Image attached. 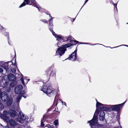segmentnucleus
<instances>
[{"mask_svg":"<svg viewBox=\"0 0 128 128\" xmlns=\"http://www.w3.org/2000/svg\"><path fill=\"white\" fill-rule=\"evenodd\" d=\"M8 82L7 80H2V82H0V85L2 87H4L6 86Z\"/></svg>","mask_w":128,"mask_h":128,"instance_id":"17","label":"nucleus"},{"mask_svg":"<svg viewBox=\"0 0 128 128\" xmlns=\"http://www.w3.org/2000/svg\"><path fill=\"white\" fill-rule=\"evenodd\" d=\"M24 79L25 80H26V83H27L28 82V81L29 80H30V79H25H25H24V78H22V77L21 78H20V80L22 82V84L24 85Z\"/></svg>","mask_w":128,"mask_h":128,"instance_id":"21","label":"nucleus"},{"mask_svg":"<svg viewBox=\"0 0 128 128\" xmlns=\"http://www.w3.org/2000/svg\"><path fill=\"white\" fill-rule=\"evenodd\" d=\"M88 0H86L85 1V2H84V5H83V6H82V7L81 8H82V7L84 5V4H85L86 2H87L88 1Z\"/></svg>","mask_w":128,"mask_h":128,"instance_id":"37","label":"nucleus"},{"mask_svg":"<svg viewBox=\"0 0 128 128\" xmlns=\"http://www.w3.org/2000/svg\"><path fill=\"white\" fill-rule=\"evenodd\" d=\"M41 90L44 93L49 96L50 95H55L58 92L54 89L52 88L51 86H49L47 87L45 86H43V89Z\"/></svg>","mask_w":128,"mask_h":128,"instance_id":"3","label":"nucleus"},{"mask_svg":"<svg viewBox=\"0 0 128 128\" xmlns=\"http://www.w3.org/2000/svg\"><path fill=\"white\" fill-rule=\"evenodd\" d=\"M6 34H8V32H6Z\"/></svg>","mask_w":128,"mask_h":128,"instance_id":"40","label":"nucleus"},{"mask_svg":"<svg viewBox=\"0 0 128 128\" xmlns=\"http://www.w3.org/2000/svg\"><path fill=\"white\" fill-rule=\"evenodd\" d=\"M105 113L103 111H102L100 112V114L99 115V119L100 120L102 121H104L105 118Z\"/></svg>","mask_w":128,"mask_h":128,"instance_id":"15","label":"nucleus"},{"mask_svg":"<svg viewBox=\"0 0 128 128\" xmlns=\"http://www.w3.org/2000/svg\"><path fill=\"white\" fill-rule=\"evenodd\" d=\"M72 44L70 43L67 44L63 45L61 47L58 48L56 52V55L61 56L64 54L65 51L66 50V48L71 46Z\"/></svg>","mask_w":128,"mask_h":128,"instance_id":"4","label":"nucleus"},{"mask_svg":"<svg viewBox=\"0 0 128 128\" xmlns=\"http://www.w3.org/2000/svg\"><path fill=\"white\" fill-rule=\"evenodd\" d=\"M72 58V54H71L70 56L67 59L69 60H71Z\"/></svg>","mask_w":128,"mask_h":128,"instance_id":"29","label":"nucleus"},{"mask_svg":"<svg viewBox=\"0 0 128 128\" xmlns=\"http://www.w3.org/2000/svg\"><path fill=\"white\" fill-rule=\"evenodd\" d=\"M126 102V101L120 104L111 105V106H110V107L111 108V110L113 111H116L117 112L118 111L122 109V106Z\"/></svg>","mask_w":128,"mask_h":128,"instance_id":"8","label":"nucleus"},{"mask_svg":"<svg viewBox=\"0 0 128 128\" xmlns=\"http://www.w3.org/2000/svg\"><path fill=\"white\" fill-rule=\"evenodd\" d=\"M110 106L111 105L102 104L99 102H97L96 104V107L97 108H99L102 110L108 111L111 110V108Z\"/></svg>","mask_w":128,"mask_h":128,"instance_id":"6","label":"nucleus"},{"mask_svg":"<svg viewBox=\"0 0 128 128\" xmlns=\"http://www.w3.org/2000/svg\"><path fill=\"white\" fill-rule=\"evenodd\" d=\"M17 68L16 65L15 64H12L10 66V72L14 73L15 72Z\"/></svg>","mask_w":128,"mask_h":128,"instance_id":"12","label":"nucleus"},{"mask_svg":"<svg viewBox=\"0 0 128 128\" xmlns=\"http://www.w3.org/2000/svg\"><path fill=\"white\" fill-rule=\"evenodd\" d=\"M48 116L46 115H44L43 117V119L41 120V126L42 127H44V122L45 120L47 118Z\"/></svg>","mask_w":128,"mask_h":128,"instance_id":"19","label":"nucleus"},{"mask_svg":"<svg viewBox=\"0 0 128 128\" xmlns=\"http://www.w3.org/2000/svg\"><path fill=\"white\" fill-rule=\"evenodd\" d=\"M25 2H26V4L32 5L38 8L39 11H40V8L38 6L36 2L34 0H24V2L20 5L19 7V8H21L25 6L26 4Z\"/></svg>","mask_w":128,"mask_h":128,"instance_id":"5","label":"nucleus"},{"mask_svg":"<svg viewBox=\"0 0 128 128\" xmlns=\"http://www.w3.org/2000/svg\"><path fill=\"white\" fill-rule=\"evenodd\" d=\"M50 76H56V71H53L50 73Z\"/></svg>","mask_w":128,"mask_h":128,"instance_id":"23","label":"nucleus"},{"mask_svg":"<svg viewBox=\"0 0 128 128\" xmlns=\"http://www.w3.org/2000/svg\"><path fill=\"white\" fill-rule=\"evenodd\" d=\"M127 24H128V23H127Z\"/></svg>","mask_w":128,"mask_h":128,"instance_id":"42","label":"nucleus"},{"mask_svg":"<svg viewBox=\"0 0 128 128\" xmlns=\"http://www.w3.org/2000/svg\"><path fill=\"white\" fill-rule=\"evenodd\" d=\"M8 78L9 80L13 81L16 80V77L12 74H10L8 76Z\"/></svg>","mask_w":128,"mask_h":128,"instance_id":"14","label":"nucleus"},{"mask_svg":"<svg viewBox=\"0 0 128 128\" xmlns=\"http://www.w3.org/2000/svg\"><path fill=\"white\" fill-rule=\"evenodd\" d=\"M20 117L16 118L15 119L16 121L18 122L22 123L24 121L28 120V117L26 115L24 114L21 111H20L19 112Z\"/></svg>","mask_w":128,"mask_h":128,"instance_id":"7","label":"nucleus"},{"mask_svg":"<svg viewBox=\"0 0 128 128\" xmlns=\"http://www.w3.org/2000/svg\"><path fill=\"white\" fill-rule=\"evenodd\" d=\"M75 19H72V22L74 21Z\"/></svg>","mask_w":128,"mask_h":128,"instance_id":"39","label":"nucleus"},{"mask_svg":"<svg viewBox=\"0 0 128 128\" xmlns=\"http://www.w3.org/2000/svg\"><path fill=\"white\" fill-rule=\"evenodd\" d=\"M0 97L3 101L6 102L8 100V96L7 93L5 92H3L1 94V92L0 90Z\"/></svg>","mask_w":128,"mask_h":128,"instance_id":"9","label":"nucleus"},{"mask_svg":"<svg viewBox=\"0 0 128 128\" xmlns=\"http://www.w3.org/2000/svg\"><path fill=\"white\" fill-rule=\"evenodd\" d=\"M2 125L0 124V128H1L2 127Z\"/></svg>","mask_w":128,"mask_h":128,"instance_id":"38","label":"nucleus"},{"mask_svg":"<svg viewBox=\"0 0 128 128\" xmlns=\"http://www.w3.org/2000/svg\"><path fill=\"white\" fill-rule=\"evenodd\" d=\"M98 108H99L100 109V108H96V112H95V114H98L99 113V111L98 110Z\"/></svg>","mask_w":128,"mask_h":128,"instance_id":"30","label":"nucleus"},{"mask_svg":"<svg viewBox=\"0 0 128 128\" xmlns=\"http://www.w3.org/2000/svg\"><path fill=\"white\" fill-rule=\"evenodd\" d=\"M3 71V69L2 68H0V72L2 73Z\"/></svg>","mask_w":128,"mask_h":128,"instance_id":"33","label":"nucleus"},{"mask_svg":"<svg viewBox=\"0 0 128 128\" xmlns=\"http://www.w3.org/2000/svg\"><path fill=\"white\" fill-rule=\"evenodd\" d=\"M126 46L128 47V45H125V44H123V45H120V46H116V47H113L112 48H116L118 47L119 46Z\"/></svg>","mask_w":128,"mask_h":128,"instance_id":"32","label":"nucleus"},{"mask_svg":"<svg viewBox=\"0 0 128 128\" xmlns=\"http://www.w3.org/2000/svg\"><path fill=\"white\" fill-rule=\"evenodd\" d=\"M41 21L42 22H43L44 23H46L47 21L44 20H41Z\"/></svg>","mask_w":128,"mask_h":128,"instance_id":"35","label":"nucleus"},{"mask_svg":"<svg viewBox=\"0 0 128 128\" xmlns=\"http://www.w3.org/2000/svg\"><path fill=\"white\" fill-rule=\"evenodd\" d=\"M9 112V115L12 117H14L18 115V113L14 110L12 109H10Z\"/></svg>","mask_w":128,"mask_h":128,"instance_id":"13","label":"nucleus"},{"mask_svg":"<svg viewBox=\"0 0 128 128\" xmlns=\"http://www.w3.org/2000/svg\"><path fill=\"white\" fill-rule=\"evenodd\" d=\"M61 102L62 103V104H64L66 106V103L65 102H63L62 101Z\"/></svg>","mask_w":128,"mask_h":128,"instance_id":"34","label":"nucleus"},{"mask_svg":"<svg viewBox=\"0 0 128 128\" xmlns=\"http://www.w3.org/2000/svg\"><path fill=\"white\" fill-rule=\"evenodd\" d=\"M13 128H16L17 126L18 125V124L16 123V121L12 119L10 120L8 123Z\"/></svg>","mask_w":128,"mask_h":128,"instance_id":"10","label":"nucleus"},{"mask_svg":"<svg viewBox=\"0 0 128 128\" xmlns=\"http://www.w3.org/2000/svg\"><path fill=\"white\" fill-rule=\"evenodd\" d=\"M12 99H10L7 102V104H8L9 105H10L12 104Z\"/></svg>","mask_w":128,"mask_h":128,"instance_id":"27","label":"nucleus"},{"mask_svg":"<svg viewBox=\"0 0 128 128\" xmlns=\"http://www.w3.org/2000/svg\"><path fill=\"white\" fill-rule=\"evenodd\" d=\"M50 30L52 32L53 35L54 36L58 42L56 44V45L58 47L59 46L58 45H60L61 43L64 41H66L68 42H71L72 41V38L70 36H69L68 37H62L60 35H57L53 32L52 28H49Z\"/></svg>","mask_w":128,"mask_h":128,"instance_id":"1","label":"nucleus"},{"mask_svg":"<svg viewBox=\"0 0 128 128\" xmlns=\"http://www.w3.org/2000/svg\"><path fill=\"white\" fill-rule=\"evenodd\" d=\"M49 16L50 17H51L50 19L49 20V26H52V27L53 25L52 24V20L54 18H52V17L51 16H50V15L49 14Z\"/></svg>","mask_w":128,"mask_h":128,"instance_id":"20","label":"nucleus"},{"mask_svg":"<svg viewBox=\"0 0 128 128\" xmlns=\"http://www.w3.org/2000/svg\"><path fill=\"white\" fill-rule=\"evenodd\" d=\"M3 128H9V127L8 126H2Z\"/></svg>","mask_w":128,"mask_h":128,"instance_id":"36","label":"nucleus"},{"mask_svg":"<svg viewBox=\"0 0 128 128\" xmlns=\"http://www.w3.org/2000/svg\"><path fill=\"white\" fill-rule=\"evenodd\" d=\"M54 124L56 126H57L58 125V120H55L54 122Z\"/></svg>","mask_w":128,"mask_h":128,"instance_id":"25","label":"nucleus"},{"mask_svg":"<svg viewBox=\"0 0 128 128\" xmlns=\"http://www.w3.org/2000/svg\"><path fill=\"white\" fill-rule=\"evenodd\" d=\"M0 117L2 118L4 120V121L8 123L10 120V118L8 116L4 115L2 114L0 116Z\"/></svg>","mask_w":128,"mask_h":128,"instance_id":"16","label":"nucleus"},{"mask_svg":"<svg viewBox=\"0 0 128 128\" xmlns=\"http://www.w3.org/2000/svg\"><path fill=\"white\" fill-rule=\"evenodd\" d=\"M0 66L3 67L6 71L9 69L8 66V65H4L3 66V65H2V66Z\"/></svg>","mask_w":128,"mask_h":128,"instance_id":"22","label":"nucleus"},{"mask_svg":"<svg viewBox=\"0 0 128 128\" xmlns=\"http://www.w3.org/2000/svg\"><path fill=\"white\" fill-rule=\"evenodd\" d=\"M4 108V105L1 103V102L0 100V110H1L3 109Z\"/></svg>","mask_w":128,"mask_h":128,"instance_id":"24","label":"nucleus"},{"mask_svg":"<svg viewBox=\"0 0 128 128\" xmlns=\"http://www.w3.org/2000/svg\"><path fill=\"white\" fill-rule=\"evenodd\" d=\"M112 4H113L114 6L115 7V8H116V10L117 11V3L114 4V3L113 2H112Z\"/></svg>","mask_w":128,"mask_h":128,"instance_id":"28","label":"nucleus"},{"mask_svg":"<svg viewBox=\"0 0 128 128\" xmlns=\"http://www.w3.org/2000/svg\"><path fill=\"white\" fill-rule=\"evenodd\" d=\"M23 88L22 86L21 85H18L15 87L14 89V92L16 94H19V95L17 97L15 100V101L17 102H19L22 96H23L24 98H26V96H23L25 94L26 92L24 90L22 91Z\"/></svg>","mask_w":128,"mask_h":128,"instance_id":"2","label":"nucleus"},{"mask_svg":"<svg viewBox=\"0 0 128 128\" xmlns=\"http://www.w3.org/2000/svg\"><path fill=\"white\" fill-rule=\"evenodd\" d=\"M70 123H71V122H70Z\"/></svg>","mask_w":128,"mask_h":128,"instance_id":"41","label":"nucleus"},{"mask_svg":"<svg viewBox=\"0 0 128 128\" xmlns=\"http://www.w3.org/2000/svg\"><path fill=\"white\" fill-rule=\"evenodd\" d=\"M77 52V48L76 50L72 52V61H75L76 60V56Z\"/></svg>","mask_w":128,"mask_h":128,"instance_id":"18","label":"nucleus"},{"mask_svg":"<svg viewBox=\"0 0 128 128\" xmlns=\"http://www.w3.org/2000/svg\"><path fill=\"white\" fill-rule=\"evenodd\" d=\"M3 113L4 114L7 115H9L10 114L9 110L8 112L7 111H4L3 112Z\"/></svg>","mask_w":128,"mask_h":128,"instance_id":"26","label":"nucleus"},{"mask_svg":"<svg viewBox=\"0 0 128 128\" xmlns=\"http://www.w3.org/2000/svg\"><path fill=\"white\" fill-rule=\"evenodd\" d=\"M78 43H79L80 44H89L92 45H94L96 44H100L103 45L102 44H90L88 43L79 42L78 41H77L76 40H72V46L73 45H75L76 44H77Z\"/></svg>","mask_w":128,"mask_h":128,"instance_id":"11","label":"nucleus"},{"mask_svg":"<svg viewBox=\"0 0 128 128\" xmlns=\"http://www.w3.org/2000/svg\"><path fill=\"white\" fill-rule=\"evenodd\" d=\"M47 126L48 128H54V126H50L49 125H48Z\"/></svg>","mask_w":128,"mask_h":128,"instance_id":"31","label":"nucleus"}]
</instances>
